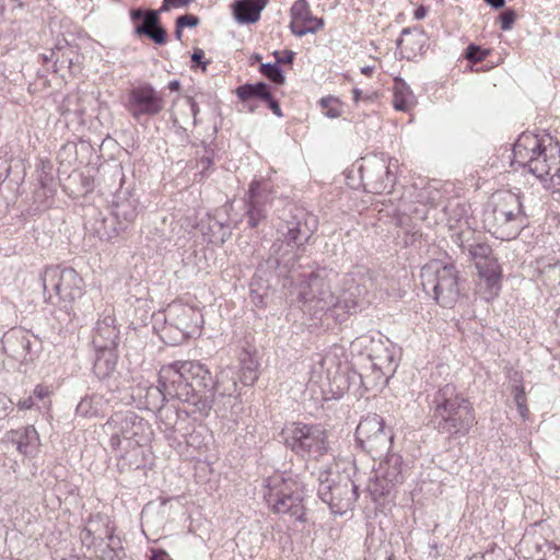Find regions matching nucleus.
Wrapping results in <instances>:
<instances>
[{
    "mask_svg": "<svg viewBox=\"0 0 560 560\" xmlns=\"http://www.w3.org/2000/svg\"><path fill=\"white\" fill-rule=\"evenodd\" d=\"M4 352L11 358L24 362L31 359L32 341L27 331L11 329L1 339Z\"/></svg>",
    "mask_w": 560,
    "mask_h": 560,
    "instance_id": "obj_23",
    "label": "nucleus"
},
{
    "mask_svg": "<svg viewBox=\"0 0 560 560\" xmlns=\"http://www.w3.org/2000/svg\"><path fill=\"white\" fill-rule=\"evenodd\" d=\"M179 91V83L177 82V92ZM177 106L180 108L182 115L185 117L184 122L191 120V125L197 124V115L199 113V104L195 97L189 95H180L177 93Z\"/></svg>",
    "mask_w": 560,
    "mask_h": 560,
    "instance_id": "obj_36",
    "label": "nucleus"
},
{
    "mask_svg": "<svg viewBox=\"0 0 560 560\" xmlns=\"http://www.w3.org/2000/svg\"><path fill=\"white\" fill-rule=\"evenodd\" d=\"M259 72L276 85H282L285 82V77L278 63L266 62L260 63Z\"/></svg>",
    "mask_w": 560,
    "mask_h": 560,
    "instance_id": "obj_39",
    "label": "nucleus"
},
{
    "mask_svg": "<svg viewBox=\"0 0 560 560\" xmlns=\"http://www.w3.org/2000/svg\"><path fill=\"white\" fill-rule=\"evenodd\" d=\"M393 440V430L386 428L384 419L377 413L363 417L355 430L357 444L372 456H382L388 452Z\"/></svg>",
    "mask_w": 560,
    "mask_h": 560,
    "instance_id": "obj_14",
    "label": "nucleus"
},
{
    "mask_svg": "<svg viewBox=\"0 0 560 560\" xmlns=\"http://www.w3.org/2000/svg\"><path fill=\"white\" fill-rule=\"evenodd\" d=\"M425 401L429 424L450 444H462L477 424L474 404L453 383L427 390Z\"/></svg>",
    "mask_w": 560,
    "mask_h": 560,
    "instance_id": "obj_1",
    "label": "nucleus"
},
{
    "mask_svg": "<svg viewBox=\"0 0 560 560\" xmlns=\"http://www.w3.org/2000/svg\"><path fill=\"white\" fill-rule=\"evenodd\" d=\"M377 289L375 272L358 267L348 272L342 280V288L338 299V308L347 313L355 312L358 307L371 303V296Z\"/></svg>",
    "mask_w": 560,
    "mask_h": 560,
    "instance_id": "obj_12",
    "label": "nucleus"
},
{
    "mask_svg": "<svg viewBox=\"0 0 560 560\" xmlns=\"http://www.w3.org/2000/svg\"><path fill=\"white\" fill-rule=\"evenodd\" d=\"M425 32L417 27H405L400 37L396 40L397 48H400L405 58L416 57L417 51L421 50L425 44Z\"/></svg>",
    "mask_w": 560,
    "mask_h": 560,
    "instance_id": "obj_26",
    "label": "nucleus"
},
{
    "mask_svg": "<svg viewBox=\"0 0 560 560\" xmlns=\"http://www.w3.org/2000/svg\"><path fill=\"white\" fill-rule=\"evenodd\" d=\"M94 231L101 240L110 241L125 231L112 215L95 221Z\"/></svg>",
    "mask_w": 560,
    "mask_h": 560,
    "instance_id": "obj_34",
    "label": "nucleus"
},
{
    "mask_svg": "<svg viewBox=\"0 0 560 560\" xmlns=\"http://www.w3.org/2000/svg\"><path fill=\"white\" fill-rule=\"evenodd\" d=\"M317 229V219L302 208H293L284 212L277 228L278 240L290 247L301 248L308 243Z\"/></svg>",
    "mask_w": 560,
    "mask_h": 560,
    "instance_id": "obj_15",
    "label": "nucleus"
},
{
    "mask_svg": "<svg viewBox=\"0 0 560 560\" xmlns=\"http://www.w3.org/2000/svg\"><path fill=\"white\" fill-rule=\"evenodd\" d=\"M171 413H172L171 407H168L164 404L158 410V417L161 422L160 429L162 431H164L166 433V436L170 439L172 438V435L174 433V424L171 421H168Z\"/></svg>",
    "mask_w": 560,
    "mask_h": 560,
    "instance_id": "obj_43",
    "label": "nucleus"
},
{
    "mask_svg": "<svg viewBox=\"0 0 560 560\" xmlns=\"http://www.w3.org/2000/svg\"><path fill=\"white\" fill-rule=\"evenodd\" d=\"M317 493L336 515H343L351 511L359 498L358 486L349 475L330 470L319 471Z\"/></svg>",
    "mask_w": 560,
    "mask_h": 560,
    "instance_id": "obj_9",
    "label": "nucleus"
},
{
    "mask_svg": "<svg viewBox=\"0 0 560 560\" xmlns=\"http://www.w3.org/2000/svg\"><path fill=\"white\" fill-rule=\"evenodd\" d=\"M359 171L368 192L377 195L392 192L396 175L392 172L390 164L384 154L364 158Z\"/></svg>",
    "mask_w": 560,
    "mask_h": 560,
    "instance_id": "obj_16",
    "label": "nucleus"
},
{
    "mask_svg": "<svg viewBox=\"0 0 560 560\" xmlns=\"http://www.w3.org/2000/svg\"><path fill=\"white\" fill-rule=\"evenodd\" d=\"M421 284L442 307H453L460 295L459 271L455 264L432 260L421 268Z\"/></svg>",
    "mask_w": 560,
    "mask_h": 560,
    "instance_id": "obj_8",
    "label": "nucleus"
},
{
    "mask_svg": "<svg viewBox=\"0 0 560 560\" xmlns=\"http://www.w3.org/2000/svg\"><path fill=\"white\" fill-rule=\"evenodd\" d=\"M126 108L135 119L140 120L141 116H153L160 113L163 101L151 85L143 84L130 90Z\"/></svg>",
    "mask_w": 560,
    "mask_h": 560,
    "instance_id": "obj_18",
    "label": "nucleus"
},
{
    "mask_svg": "<svg viewBox=\"0 0 560 560\" xmlns=\"http://www.w3.org/2000/svg\"><path fill=\"white\" fill-rule=\"evenodd\" d=\"M96 352L97 355L93 371L98 378H105L114 372L117 363V355L115 354V350H100Z\"/></svg>",
    "mask_w": 560,
    "mask_h": 560,
    "instance_id": "obj_30",
    "label": "nucleus"
},
{
    "mask_svg": "<svg viewBox=\"0 0 560 560\" xmlns=\"http://www.w3.org/2000/svg\"><path fill=\"white\" fill-rule=\"evenodd\" d=\"M189 226L199 230L206 242L215 245L223 244L231 236L230 226L215 215L208 214L197 223L188 222L186 225L182 223V228L188 229Z\"/></svg>",
    "mask_w": 560,
    "mask_h": 560,
    "instance_id": "obj_22",
    "label": "nucleus"
},
{
    "mask_svg": "<svg viewBox=\"0 0 560 560\" xmlns=\"http://www.w3.org/2000/svg\"><path fill=\"white\" fill-rule=\"evenodd\" d=\"M291 19H295L312 26H316L317 23H324L322 18H316L312 14L310 4L306 0H296L290 9Z\"/></svg>",
    "mask_w": 560,
    "mask_h": 560,
    "instance_id": "obj_35",
    "label": "nucleus"
},
{
    "mask_svg": "<svg viewBox=\"0 0 560 560\" xmlns=\"http://www.w3.org/2000/svg\"><path fill=\"white\" fill-rule=\"evenodd\" d=\"M482 222L494 237L502 241L515 238L527 224L521 197L511 191L497 195L485 209Z\"/></svg>",
    "mask_w": 560,
    "mask_h": 560,
    "instance_id": "obj_5",
    "label": "nucleus"
},
{
    "mask_svg": "<svg viewBox=\"0 0 560 560\" xmlns=\"http://www.w3.org/2000/svg\"><path fill=\"white\" fill-rule=\"evenodd\" d=\"M335 359V355H331L330 353H326L325 355H320V359L318 363L325 368L328 363H332Z\"/></svg>",
    "mask_w": 560,
    "mask_h": 560,
    "instance_id": "obj_63",
    "label": "nucleus"
},
{
    "mask_svg": "<svg viewBox=\"0 0 560 560\" xmlns=\"http://www.w3.org/2000/svg\"><path fill=\"white\" fill-rule=\"evenodd\" d=\"M116 319L113 314H104L95 326L93 345L96 351L116 350L119 343V330L116 327Z\"/></svg>",
    "mask_w": 560,
    "mask_h": 560,
    "instance_id": "obj_21",
    "label": "nucleus"
},
{
    "mask_svg": "<svg viewBox=\"0 0 560 560\" xmlns=\"http://www.w3.org/2000/svg\"><path fill=\"white\" fill-rule=\"evenodd\" d=\"M511 164L527 168L540 180L549 177L555 191L560 192V144L547 135L539 138L532 132L518 136L512 149Z\"/></svg>",
    "mask_w": 560,
    "mask_h": 560,
    "instance_id": "obj_2",
    "label": "nucleus"
},
{
    "mask_svg": "<svg viewBox=\"0 0 560 560\" xmlns=\"http://www.w3.org/2000/svg\"><path fill=\"white\" fill-rule=\"evenodd\" d=\"M85 526L93 534L97 535L100 540H103L104 537L108 540L113 539L114 527L110 526V520L106 514L96 513L90 515Z\"/></svg>",
    "mask_w": 560,
    "mask_h": 560,
    "instance_id": "obj_31",
    "label": "nucleus"
},
{
    "mask_svg": "<svg viewBox=\"0 0 560 560\" xmlns=\"http://www.w3.org/2000/svg\"><path fill=\"white\" fill-rule=\"evenodd\" d=\"M264 498L268 506L278 514H289L299 522L305 521L303 491L300 485L276 476L267 480Z\"/></svg>",
    "mask_w": 560,
    "mask_h": 560,
    "instance_id": "obj_11",
    "label": "nucleus"
},
{
    "mask_svg": "<svg viewBox=\"0 0 560 560\" xmlns=\"http://www.w3.org/2000/svg\"><path fill=\"white\" fill-rule=\"evenodd\" d=\"M180 316L189 317L191 319V322L194 323V327L191 328L190 331H183L184 337L188 338L195 334L200 332V327H201V324L203 323V319H202V314L199 310H195V308L188 307V306H180L179 314L177 313V317H180Z\"/></svg>",
    "mask_w": 560,
    "mask_h": 560,
    "instance_id": "obj_38",
    "label": "nucleus"
},
{
    "mask_svg": "<svg viewBox=\"0 0 560 560\" xmlns=\"http://www.w3.org/2000/svg\"><path fill=\"white\" fill-rule=\"evenodd\" d=\"M160 11L133 9L130 11V18L135 22V32L139 36H145L158 45H163L167 40L165 28L160 22Z\"/></svg>",
    "mask_w": 560,
    "mask_h": 560,
    "instance_id": "obj_20",
    "label": "nucleus"
},
{
    "mask_svg": "<svg viewBox=\"0 0 560 560\" xmlns=\"http://www.w3.org/2000/svg\"><path fill=\"white\" fill-rule=\"evenodd\" d=\"M386 453V457L380 463L377 470L390 483L393 482L395 486L401 485L405 480L408 465L404 462L400 454Z\"/></svg>",
    "mask_w": 560,
    "mask_h": 560,
    "instance_id": "obj_25",
    "label": "nucleus"
},
{
    "mask_svg": "<svg viewBox=\"0 0 560 560\" xmlns=\"http://www.w3.org/2000/svg\"><path fill=\"white\" fill-rule=\"evenodd\" d=\"M80 539L82 544L85 545L86 547H91L95 545L97 540H100L97 535L93 534L86 526H84L83 529L81 530Z\"/></svg>",
    "mask_w": 560,
    "mask_h": 560,
    "instance_id": "obj_51",
    "label": "nucleus"
},
{
    "mask_svg": "<svg viewBox=\"0 0 560 560\" xmlns=\"http://www.w3.org/2000/svg\"><path fill=\"white\" fill-rule=\"evenodd\" d=\"M501 30L502 31H510L513 27V24L516 20V12L514 9H506L503 12L500 13L498 16Z\"/></svg>",
    "mask_w": 560,
    "mask_h": 560,
    "instance_id": "obj_48",
    "label": "nucleus"
},
{
    "mask_svg": "<svg viewBox=\"0 0 560 560\" xmlns=\"http://www.w3.org/2000/svg\"><path fill=\"white\" fill-rule=\"evenodd\" d=\"M212 165V158L209 155H202L198 161V166L201 167V174H205Z\"/></svg>",
    "mask_w": 560,
    "mask_h": 560,
    "instance_id": "obj_58",
    "label": "nucleus"
},
{
    "mask_svg": "<svg viewBox=\"0 0 560 560\" xmlns=\"http://www.w3.org/2000/svg\"><path fill=\"white\" fill-rule=\"evenodd\" d=\"M394 98L393 105L395 109L408 112L416 104V97L409 85L401 79L394 80Z\"/></svg>",
    "mask_w": 560,
    "mask_h": 560,
    "instance_id": "obj_29",
    "label": "nucleus"
},
{
    "mask_svg": "<svg viewBox=\"0 0 560 560\" xmlns=\"http://www.w3.org/2000/svg\"><path fill=\"white\" fill-rule=\"evenodd\" d=\"M33 395L38 399H43L48 395V389L42 385H37L33 390Z\"/></svg>",
    "mask_w": 560,
    "mask_h": 560,
    "instance_id": "obj_61",
    "label": "nucleus"
},
{
    "mask_svg": "<svg viewBox=\"0 0 560 560\" xmlns=\"http://www.w3.org/2000/svg\"><path fill=\"white\" fill-rule=\"evenodd\" d=\"M338 100L332 96L322 97L319 100V105L323 109H325V115L329 118H337L341 115L340 109L334 104H337Z\"/></svg>",
    "mask_w": 560,
    "mask_h": 560,
    "instance_id": "obj_46",
    "label": "nucleus"
},
{
    "mask_svg": "<svg viewBox=\"0 0 560 560\" xmlns=\"http://www.w3.org/2000/svg\"><path fill=\"white\" fill-rule=\"evenodd\" d=\"M214 382L210 371L197 361H177V420L207 416L214 400Z\"/></svg>",
    "mask_w": 560,
    "mask_h": 560,
    "instance_id": "obj_3",
    "label": "nucleus"
},
{
    "mask_svg": "<svg viewBox=\"0 0 560 560\" xmlns=\"http://www.w3.org/2000/svg\"><path fill=\"white\" fill-rule=\"evenodd\" d=\"M264 103H266L267 107L279 118L283 117V113H282V109L280 107V104L278 102V100L272 95V93L270 92L268 94V98H266L264 101Z\"/></svg>",
    "mask_w": 560,
    "mask_h": 560,
    "instance_id": "obj_52",
    "label": "nucleus"
},
{
    "mask_svg": "<svg viewBox=\"0 0 560 560\" xmlns=\"http://www.w3.org/2000/svg\"><path fill=\"white\" fill-rule=\"evenodd\" d=\"M324 27V23H317L316 26H312L311 24L303 23L301 21H298L295 19H291L290 22V30L292 34H294L298 37H303L308 33H316L319 30Z\"/></svg>",
    "mask_w": 560,
    "mask_h": 560,
    "instance_id": "obj_41",
    "label": "nucleus"
},
{
    "mask_svg": "<svg viewBox=\"0 0 560 560\" xmlns=\"http://www.w3.org/2000/svg\"><path fill=\"white\" fill-rule=\"evenodd\" d=\"M280 436L287 448L306 462H318L329 451L328 432L319 423L292 422Z\"/></svg>",
    "mask_w": 560,
    "mask_h": 560,
    "instance_id": "obj_7",
    "label": "nucleus"
},
{
    "mask_svg": "<svg viewBox=\"0 0 560 560\" xmlns=\"http://www.w3.org/2000/svg\"><path fill=\"white\" fill-rule=\"evenodd\" d=\"M46 301L59 306L56 318L61 325H68L75 316L74 303L84 294L83 278L71 267L49 266L42 273Z\"/></svg>",
    "mask_w": 560,
    "mask_h": 560,
    "instance_id": "obj_4",
    "label": "nucleus"
},
{
    "mask_svg": "<svg viewBox=\"0 0 560 560\" xmlns=\"http://www.w3.org/2000/svg\"><path fill=\"white\" fill-rule=\"evenodd\" d=\"M205 51L200 48H196L191 55L192 67L201 66L202 69H206L207 62L203 61Z\"/></svg>",
    "mask_w": 560,
    "mask_h": 560,
    "instance_id": "obj_55",
    "label": "nucleus"
},
{
    "mask_svg": "<svg viewBox=\"0 0 560 560\" xmlns=\"http://www.w3.org/2000/svg\"><path fill=\"white\" fill-rule=\"evenodd\" d=\"M489 55V49H485L476 44H469L464 52L465 58L472 63L483 61Z\"/></svg>",
    "mask_w": 560,
    "mask_h": 560,
    "instance_id": "obj_42",
    "label": "nucleus"
},
{
    "mask_svg": "<svg viewBox=\"0 0 560 560\" xmlns=\"http://www.w3.org/2000/svg\"><path fill=\"white\" fill-rule=\"evenodd\" d=\"M514 400L520 411V415L525 418L528 409L526 407V396L523 386H515L513 389Z\"/></svg>",
    "mask_w": 560,
    "mask_h": 560,
    "instance_id": "obj_47",
    "label": "nucleus"
},
{
    "mask_svg": "<svg viewBox=\"0 0 560 560\" xmlns=\"http://www.w3.org/2000/svg\"><path fill=\"white\" fill-rule=\"evenodd\" d=\"M12 442L21 454H30V447L38 441V433L33 425H27L21 430L12 432Z\"/></svg>",
    "mask_w": 560,
    "mask_h": 560,
    "instance_id": "obj_32",
    "label": "nucleus"
},
{
    "mask_svg": "<svg viewBox=\"0 0 560 560\" xmlns=\"http://www.w3.org/2000/svg\"><path fill=\"white\" fill-rule=\"evenodd\" d=\"M104 431L110 436L109 445L118 450L124 443L125 448H137L149 441V423L135 411L115 412L104 424Z\"/></svg>",
    "mask_w": 560,
    "mask_h": 560,
    "instance_id": "obj_10",
    "label": "nucleus"
},
{
    "mask_svg": "<svg viewBox=\"0 0 560 560\" xmlns=\"http://www.w3.org/2000/svg\"><path fill=\"white\" fill-rule=\"evenodd\" d=\"M241 370L249 372H258L259 363L255 355L248 350L243 349L240 355Z\"/></svg>",
    "mask_w": 560,
    "mask_h": 560,
    "instance_id": "obj_45",
    "label": "nucleus"
},
{
    "mask_svg": "<svg viewBox=\"0 0 560 560\" xmlns=\"http://www.w3.org/2000/svg\"><path fill=\"white\" fill-rule=\"evenodd\" d=\"M536 270L549 281H560V261L553 257L537 259Z\"/></svg>",
    "mask_w": 560,
    "mask_h": 560,
    "instance_id": "obj_37",
    "label": "nucleus"
},
{
    "mask_svg": "<svg viewBox=\"0 0 560 560\" xmlns=\"http://www.w3.org/2000/svg\"><path fill=\"white\" fill-rule=\"evenodd\" d=\"M34 406V401H33V397L32 396H28L24 399H21L19 402H18V407L19 409L21 410H28L31 409L32 407Z\"/></svg>",
    "mask_w": 560,
    "mask_h": 560,
    "instance_id": "obj_60",
    "label": "nucleus"
},
{
    "mask_svg": "<svg viewBox=\"0 0 560 560\" xmlns=\"http://www.w3.org/2000/svg\"><path fill=\"white\" fill-rule=\"evenodd\" d=\"M483 1L494 10L502 9L505 5V0H483Z\"/></svg>",
    "mask_w": 560,
    "mask_h": 560,
    "instance_id": "obj_62",
    "label": "nucleus"
},
{
    "mask_svg": "<svg viewBox=\"0 0 560 560\" xmlns=\"http://www.w3.org/2000/svg\"><path fill=\"white\" fill-rule=\"evenodd\" d=\"M445 212L448 215L450 222H455L456 224H460L462 221H465V224H468L467 217H468V208L465 203H462L459 201L448 202V205L445 207Z\"/></svg>",
    "mask_w": 560,
    "mask_h": 560,
    "instance_id": "obj_40",
    "label": "nucleus"
},
{
    "mask_svg": "<svg viewBox=\"0 0 560 560\" xmlns=\"http://www.w3.org/2000/svg\"><path fill=\"white\" fill-rule=\"evenodd\" d=\"M271 88L264 81L256 83H245L235 89V95L242 103H248L253 100L264 102L268 98Z\"/></svg>",
    "mask_w": 560,
    "mask_h": 560,
    "instance_id": "obj_28",
    "label": "nucleus"
},
{
    "mask_svg": "<svg viewBox=\"0 0 560 560\" xmlns=\"http://www.w3.org/2000/svg\"><path fill=\"white\" fill-rule=\"evenodd\" d=\"M199 23L200 19L195 14L185 13L182 15H177V40L182 39L184 28L196 27L199 25Z\"/></svg>",
    "mask_w": 560,
    "mask_h": 560,
    "instance_id": "obj_44",
    "label": "nucleus"
},
{
    "mask_svg": "<svg viewBox=\"0 0 560 560\" xmlns=\"http://www.w3.org/2000/svg\"><path fill=\"white\" fill-rule=\"evenodd\" d=\"M139 199L131 194L118 195L113 203L110 215L124 226L125 231L135 222L139 214Z\"/></svg>",
    "mask_w": 560,
    "mask_h": 560,
    "instance_id": "obj_24",
    "label": "nucleus"
},
{
    "mask_svg": "<svg viewBox=\"0 0 560 560\" xmlns=\"http://www.w3.org/2000/svg\"><path fill=\"white\" fill-rule=\"evenodd\" d=\"M258 374L257 372H249L241 370L240 380L245 386H252L257 381Z\"/></svg>",
    "mask_w": 560,
    "mask_h": 560,
    "instance_id": "obj_54",
    "label": "nucleus"
},
{
    "mask_svg": "<svg viewBox=\"0 0 560 560\" xmlns=\"http://www.w3.org/2000/svg\"><path fill=\"white\" fill-rule=\"evenodd\" d=\"M271 205V191L267 185L253 180L244 198V215L248 228L256 229L266 222Z\"/></svg>",
    "mask_w": 560,
    "mask_h": 560,
    "instance_id": "obj_17",
    "label": "nucleus"
},
{
    "mask_svg": "<svg viewBox=\"0 0 560 560\" xmlns=\"http://www.w3.org/2000/svg\"><path fill=\"white\" fill-rule=\"evenodd\" d=\"M429 9L428 7L421 4L417 7L413 11V18L416 20H423L428 15Z\"/></svg>",
    "mask_w": 560,
    "mask_h": 560,
    "instance_id": "obj_59",
    "label": "nucleus"
},
{
    "mask_svg": "<svg viewBox=\"0 0 560 560\" xmlns=\"http://www.w3.org/2000/svg\"><path fill=\"white\" fill-rule=\"evenodd\" d=\"M362 91L358 88L352 90V98L354 103H358L362 98Z\"/></svg>",
    "mask_w": 560,
    "mask_h": 560,
    "instance_id": "obj_64",
    "label": "nucleus"
},
{
    "mask_svg": "<svg viewBox=\"0 0 560 560\" xmlns=\"http://www.w3.org/2000/svg\"><path fill=\"white\" fill-rule=\"evenodd\" d=\"M302 311L313 318H322L324 314L338 308V299L331 291L328 280L318 273H311L299 291Z\"/></svg>",
    "mask_w": 560,
    "mask_h": 560,
    "instance_id": "obj_13",
    "label": "nucleus"
},
{
    "mask_svg": "<svg viewBox=\"0 0 560 560\" xmlns=\"http://www.w3.org/2000/svg\"><path fill=\"white\" fill-rule=\"evenodd\" d=\"M454 241L468 260L474 262L489 295L497 296L501 290L502 269L492 247L469 228L460 230Z\"/></svg>",
    "mask_w": 560,
    "mask_h": 560,
    "instance_id": "obj_6",
    "label": "nucleus"
},
{
    "mask_svg": "<svg viewBox=\"0 0 560 560\" xmlns=\"http://www.w3.org/2000/svg\"><path fill=\"white\" fill-rule=\"evenodd\" d=\"M272 55L276 59L275 63H278V67H280V65H292L295 58V52L288 49L283 51L276 50Z\"/></svg>",
    "mask_w": 560,
    "mask_h": 560,
    "instance_id": "obj_49",
    "label": "nucleus"
},
{
    "mask_svg": "<svg viewBox=\"0 0 560 560\" xmlns=\"http://www.w3.org/2000/svg\"><path fill=\"white\" fill-rule=\"evenodd\" d=\"M538 560H560V547L547 544L545 556Z\"/></svg>",
    "mask_w": 560,
    "mask_h": 560,
    "instance_id": "obj_53",
    "label": "nucleus"
},
{
    "mask_svg": "<svg viewBox=\"0 0 560 560\" xmlns=\"http://www.w3.org/2000/svg\"><path fill=\"white\" fill-rule=\"evenodd\" d=\"M267 3L268 0H236L233 3V15L241 24L256 23Z\"/></svg>",
    "mask_w": 560,
    "mask_h": 560,
    "instance_id": "obj_27",
    "label": "nucleus"
},
{
    "mask_svg": "<svg viewBox=\"0 0 560 560\" xmlns=\"http://www.w3.org/2000/svg\"><path fill=\"white\" fill-rule=\"evenodd\" d=\"M149 560H173L172 557L160 548H152L150 550Z\"/></svg>",
    "mask_w": 560,
    "mask_h": 560,
    "instance_id": "obj_56",
    "label": "nucleus"
},
{
    "mask_svg": "<svg viewBox=\"0 0 560 560\" xmlns=\"http://www.w3.org/2000/svg\"><path fill=\"white\" fill-rule=\"evenodd\" d=\"M96 411L92 410V399L83 398L77 406V413L83 417L94 415Z\"/></svg>",
    "mask_w": 560,
    "mask_h": 560,
    "instance_id": "obj_50",
    "label": "nucleus"
},
{
    "mask_svg": "<svg viewBox=\"0 0 560 560\" xmlns=\"http://www.w3.org/2000/svg\"><path fill=\"white\" fill-rule=\"evenodd\" d=\"M396 486L389 480L383 478L378 470L375 471L373 478L370 479L366 490L374 502H378L381 499L387 497Z\"/></svg>",
    "mask_w": 560,
    "mask_h": 560,
    "instance_id": "obj_33",
    "label": "nucleus"
},
{
    "mask_svg": "<svg viewBox=\"0 0 560 560\" xmlns=\"http://www.w3.org/2000/svg\"><path fill=\"white\" fill-rule=\"evenodd\" d=\"M183 438L185 440L186 446L194 447V448L199 447L200 442H199V436L198 435H195L192 433L187 435L185 433V434H183Z\"/></svg>",
    "mask_w": 560,
    "mask_h": 560,
    "instance_id": "obj_57",
    "label": "nucleus"
},
{
    "mask_svg": "<svg viewBox=\"0 0 560 560\" xmlns=\"http://www.w3.org/2000/svg\"><path fill=\"white\" fill-rule=\"evenodd\" d=\"M370 360L373 368V381L370 382L369 376L360 375L361 383L368 390L372 386L385 385L395 373L397 368L396 350L393 346L373 349Z\"/></svg>",
    "mask_w": 560,
    "mask_h": 560,
    "instance_id": "obj_19",
    "label": "nucleus"
}]
</instances>
